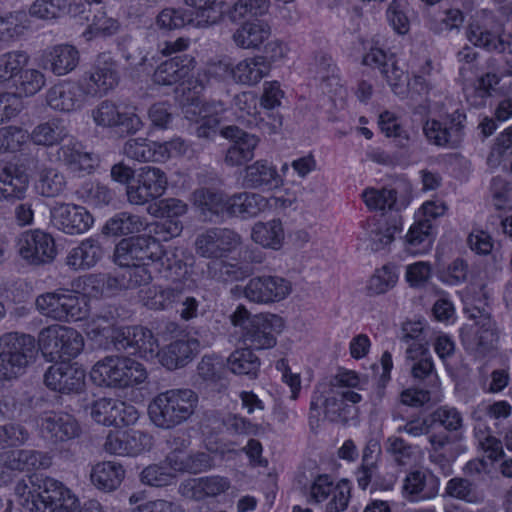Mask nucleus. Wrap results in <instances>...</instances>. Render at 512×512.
Here are the masks:
<instances>
[{
  "label": "nucleus",
  "instance_id": "nucleus-1",
  "mask_svg": "<svg viewBox=\"0 0 512 512\" xmlns=\"http://www.w3.org/2000/svg\"><path fill=\"white\" fill-rule=\"evenodd\" d=\"M84 347L82 335L75 329L59 324L43 328L38 345L33 336L7 332L0 336V381H9L23 375L38 352L49 361L77 357Z\"/></svg>",
  "mask_w": 512,
  "mask_h": 512
},
{
  "label": "nucleus",
  "instance_id": "nucleus-2",
  "mask_svg": "<svg viewBox=\"0 0 512 512\" xmlns=\"http://www.w3.org/2000/svg\"><path fill=\"white\" fill-rule=\"evenodd\" d=\"M18 504L26 512H103L97 501L86 503L79 510L77 497L62 482L42 476L20 480L14 488Z\"/></svg>",
  "mask_w": 512,
  "mask_h": 512
},
{
  "label": "nucleus",
  "instance_id": "nucleus-3",
  "mask_svg": "<svg viewBox=\"0 0 512 512\" xmlns=\"http://www.w3.org/2000/svg\"><path fill=\"white\" fill-rule=\"evenodd\" d=\"M114 260L118 265L149 262L154 272L164 279H178L188 273L184 251L172 246L164 249L152 236L122 239L115 247Z\"/></svg>",
  "mask_w": 512,
  "mask_h": 512
},
{
  "label": "nucleus",
  "instance_id": "nucleus-4",
  "mask_svg": "<svg viewBox=\"0 0 512 512\" xmlns=\"http://www.w3.org/2000/svg\"><path fill=\"white\" fill-rule=\"evenodd\" d=\"M198 405V395L188 388H173L157 394L148 405L151 422L164 430L187 422Z\"/></svg>",
  "mask_w": 512,
  "mask_h": 512
},
{
  "label": "nucleus",
  "instance_id": "nucleus-5",
  "mask_svg": "<svg viewBox=\"0 0 512 512\" xmlns=\"http://www.w3.org/2000/svg\"><path fill=\"white\" fill-rule=\"evenodd\" d=\"M91 380L100 387L127 389L146 382L145 366L128 356H106L94 364Z\"/></svg>",
  "mask_w": 512,
  "mask_h": 512
},
{
  "label": "nucleus",
  "instance_id": "nucleus-6",
  "mask_svg": "<svg viewBox=\"0 0 512 512\" xmlns=\"http://www.w3.org/2000/svg\"><path fill=\"white\" fill-rule=\"evenodd\" d=\"M184 1L194 10L166 8L156 18L157 27L163 30L179 29L186 26L206 27L222 18L223 2L217 0Z\"/></svg>",
  "mask_w": 512,
  "mask_h": 512
},
{
  "label": "nucleus",
  "instance_id": "nucleus-7",
  "mask_svg": "<svg viewBox=\"0 0 512 512\" xmlns=\"http://www.w3.org/2000/svg\"><path fill=\"white\" fill-rule=\"evenodd\" d=\"M36 307L42 315L57 321H81L89 315L87 299L73 291L57 290L39 295Z\"/></svg>",
  "mask_w": 512,
  "mask_h": 512
},
{
  "label": "nucleus",
  "instance_id": "nucleus-8",
  "mask_svg": "<svg viewBox=\"0 0 512 512\" xmlns=\"http://www.w3.org/2000/svg\"><path fill=\"white\" fill-rule=\"evenodd\" d=\"M465 122V113L456 109L439 118H428L422 129L431 145L444 149H456L463 141Z\"/></svg>",
  "mask_w": 512,
  "mask_h": 512
},
{
  "label": "nucleus",
  "instance_id": "nucleus-9",
  "mask_svg": "<svg viewBox=\"0 0 512 512\" xmlns=\"http://www.w3.org/2000/svg\"><path fill=\"white\" fill-rule=\"evenodd\" d=\"M112 343L116 350L127 351L145 360L158 357L159 343L151 330L143 326L120 327L113 331Z\"/></svg>",
  "mask_w": 512,
  "mask_h": 512
},
{
  "label": "nucleus",
  "instance_id": "nucleus-10",
  "mask_svg": "<svg viewBox=\"0 0 512 512\" xmlns=\"http://www.w3.org/2000/svg\"><path fill=\"white\" fill-rule=\"evenodd\" d=\"M241 242V236L232 229L210 227L197 234L194 246L199 256L219 260L228 257Z\"/></svg>",
  "mask_w": 512,
  "mask_h": 512
},
{
  "label": "nucleus",
  "instance_id": "nucleus-11",
  "mask_svg": "<svg viewBox=\"0 0 512 512\" xmlns=\"http://www.w3.org/2000/svg\"><path fill=\"white\" fill-rule=\"evenodd\" d=\"M466 37L474 46L488 52L511 51V43L500 35L496 18L491 12L477 13L468 25Z\"/></svg>",
  "mask_w": 512,
  "mask_h": 512
},
{
  "label": "nucleus",
  "instance_id": "nucleus-12",
  "mask_svg": "<svg viewBox=\"0 0 512 512\" xmlns=\"http://www.w3.org/2000/svg\"><path fill=\"white\" fill-rule=\"evenodd\" d=\"M166 174L157 167H142L131 184L126 186L127 201L131 205L152 204L166 191Z\"/></svg>",
  "mask_w": 512,
  "mask_h": 512
},
{
  "label": "nucleus",
  "instance_id": "nucleus-13",
  "mask_svg": "<svg viewBox=\"0 0 512 512\" xmlns=\"http://www.w3.org/2000/svg\"><path fill=\"white\" fill-rule=\"evenodd\" d=\"M89 97H103L114 90L120 81L117 61L109 53H101L91 69L80 78Z\"/></svg>",
  "mask_w": 512,
  "mask_h": 512
},
{
  "label": "nucleus",
  "instance_id": "nucleus-14",
  "mask_svg": "<svg viewBox=\"0 0 512 512\" xmlns=\"http://www.w3.org/2000/svg\"><path fill=\"white\" fill-rule=\"evenodd\" d=\"M90 116L97 127H120L127 134H135L143 127L141 118L135 108L121 107L114 101L105 99L90 110Z\"/></svg>",
  "mask_w": 512,
  "mask_h": 512
},
{
  "label": "nucleus",
  "instance_id": "nucleus-15",
  "mask_svg": "<svg viewBox=\"0 0 512 512\" xmlns=\"http://www.w3.org/2000/svg\"><path fill=\"white\" fill-rule=\"evenodd\" d=\"M16 248L19 256L31 265L51 263L57 254L54 238L40 229L22 232L16 240Z\"/></svg>",
  "mask_w": 512,
  "mask_h": 512
},
{
  "label": "nucleus",
  "instance_id": "nucleus-16",
  "mask_svg": "<svg viewBox=\"0 0 512 512\" xmlns=\"http://www.w3.org/2000/svg\"><path fill=\"white\" fill-rule=\"evenodd\" d=\"M283 328L282 318L274 314H260L251 318L241 339L245 346L254 350L273 348L277 335Z\"/></svg>",
  "mask_w": 512,
  "mask_h": 512
},
{
  "label": "nucleus",
  "instance_id": "nucleus-17",
  "mask_svg": "<svg viewBox=\"0 0 512 512\" xmlns=\"http://www.w3.org/2000/svg\"><path fill=\"white\" fill-rule=\"evenodd\" d=\"M50 221L60 232L73 236L90 230L94 224V217L81 205L57 202L50 209Z\"/></svg>",
  "mask_w": 512,
  "mask_h": 512
},
{
  "label": "nucleus",
  "instance_id": "nucleus-18",
  "mask_svg": "<svg viewBox=\"0 0 512 512\" xmlns=\"http://www.w3.org/2000/svg\"><path fill=\"white\" fill-rule=\"evenodd\" d=\"M428 460L436 466L444 476L452 474V464L459 455L466 451L461 443V436H451L446 432L428 435Z\"/></svg>",
  "mask_w": 512,
  "mask_h": 512
},
{
  "label": "nucleus",
  "instance_id": "nucleus-19",
  "mask_svg": "<svg viewBox=\"0 0 512 512\" xmlns=\"http://www.w3.org/2000/svg\"><path fill=\"white\" fill-rule=\"evenodd\" d=\"M91 418L104 426H129L139 419L138 410L131 404L112 398H100L87 407Z\"/></svg>",
  "mask_w": 512,
  "mask_h": 512
},
{
  "label": "nucleus",
  "instance_id": "nucleus-20",
  "mask_svg": "<svg viewBox=\"0 0 512 512\" xmlns=\"http://www.w3.org/2000/svg\"><path fill=\"white\" fill-rule=\"evenodd\" d=\"M40 435L53 443L73 440L81 434V427L76 418L63 411H46L37 419Z\"/></svg>",
  "mask_w": 512,
  "mask_h": 512
},
{
  "label": "nucleus",
  "instance_id": "nucleus-21",
  "mask_svg": "<svg viewBox=\"0 0 512 512\" xmlns=\"http://www.w3.org/2000/svg\"><path fill=\"white\" fill-rule=\"evenodd\" d=\"M85 370L76 363L61 361L51 365L44 374L45 385L61 394H80L85 388Z\"/></svg>",
  "mask_w": 512,
  "mask_h": 512
},
{
  "label": "nucleus",
  "instance_id": "nucleus-22",
  "mask_svg": "<svg viewBox=\"0 0 512 512\" xmlns=\"http://www.w3.org/2000/svg\"><path fill=\"white\" fill-rule=\"evenodd\" d=\"M226 111V105L222 101L203 102L199 99H192L183 106V113L186 119L200 123L196 134L201 138H209L215 134L220 123V116Z\"/></svg>",
  "mask_w": 512,
  "mask_h": 512
},
{
  "label": "nucleus",
  "instance_id": "nucleus-23",
  "mask_svg": "<svg viewBox=\"0 0 512 512\" xmlns=\"http://www.w3.org/2000/svg\"><path fill=\"white\" fill-rule=\"evenodd\" d=\"M439 490V477L427 468L409 471L402 481V496L411 503L432 500L437 497Z\"/></svg>",
  "mask_w": 512,
  "mask_h": 512
},
{
  "label": "nucleus",
  "instance_id": "nucleus-24",
  "mask_svg": "<svg viewBox=\"0 0 512 512\" xmlns=\"http://www.w3.org/2000/svg\"><path fill=\"white\" fill-rule=\"evenodd\" d=\"M354 407L342 402L336 391L320 392L316 390L310 402V425L318 423L321 416L331 422L346 421Z\"/></svg>",
  "mask_w": 512,
  "mask_h": 512
},
{
  "label": "nucleus",
  "instance_id": "nucleus-25",
  "mask_svg": "<svg viewBox=\"0 0 512 512\" xmlns=\"http://www.w3.org/2000/svg\"><path fill=\"white\" fill-rule=\"evenodd\" d=\"M46 98L51 109L71 113L82 109L87 103L89 95L79 79L78 81H63L54 85L48 90Z\"/></svg>",
  "mask_w": 512,
  "mask_h": 512
},
{
  "label": "nucleus",
  "instance_id": "nucleus-26",
  "mask_svg": "<svg viewBox=\"0 0 512 512\" xmlns=\"http://www.w3.org/2000/svg\"><path fill=\"white\" fill-rule=\"evenodd\" d=\"M362 63L366 66L378 68L385 77L394 94L404 97L407 93V76L396 65L393 54L388 55L383 49L372 47L363 56Z\"/></svg>",
  "mask_w": 512,
  "mask_h": 512
},
{
  "label": "nucleus",
  "instance_id": "nucleus-27",
  "mask_svg": "<svg viewBox=\"0 0 512 512\" xmlns=\"http://www.w3.org/2000/svg\"><path fill=\"white\" fill-rule=\"evenodd\" d=\"M291 291L290 283L278 276L254 277L244 288V296L254 303H271L283 300Z\"/></svg>",
  "mask_w": 512,
  "mask_h": 512
},
{
  "label": "nucleus",
  "instance_id": "nucleus-28",
  "mask_svg": "<svg viewBox=\"0 0 512 512\" xmlns=\"http://www.w3.org/2000/svg\"><path fill=\"white\" fill-rule=\"evenodd\" d=\"M221 134L223 137L231 140L224 158L227 166H242L253 159L254 151L259 143L258 137L236 126L224 127L221 130Z\"/></svg>",
  "mask_w": 512,
  "mask_h": 512
},
{
  "label": "nucleus",
  "instance_id": "nucleus-29",
  "mask_svg": "<svg viewBox=\"0 0 512 512\" xmlns=\"http://www.w3.org/2000/svg\"><path fill=\"white\" fill-rule=\"evenodd\" d=\"M150 447L151 437L139 430L110 431L104 443L107 453L118 456H137Z\"/></svg>",
  "mask_w": 512,
  "mask_h": 512
},
{
  "label": "nucleus",
  "instance_id": "nucleus-30",
  "mask_svg": "<svg viewBox=\"0 0 512 512\" xmlns=\"http://www.w3.org/2000/svg\"><path fill=\"white\" fill-rule=\"evenodd\" d=\"M0 464L14 480L18 473L48 468L51 465V457L47 453L32 449L8 450L0 454Z\"/></svg>",
  "mask_w": 512,
  "mask_h": 512
},
{
  "label": "nucleus",
  "instance_id": "nucleus-31",
  "mask_svg": "<svg viewBox=\"0 0 512 512\" xmlns=\"http://www.w3.org/2000/svg\"><path fill=\"white\" fill-rule=\"evenodd\" d=\"M404 369L410 373L414 383L436 386L437 374L429 348H405Z\"/></svg>",
  "mask_w": 512,
  "mask_h": 512
},
{
  "label": "nucleus",
  "instance_id": "nucleus-32",
  "mask_svg": "<svg viewBox=\"0 0 512 512\" xmlns=\"http://www.w3.org/2000/svg\"><path fill=\"white\" fill-rule=\"evenodd\" d=\"M90 7L91 3L89 2L72 3L70 0H35L29 8V15L41 20H52L69 13L73 17L89 20L88 15H82L90 11Z\"/></svg>",
  "mask_w": 512,
  "mask_h": 512
},
{
  "label": "nucleus",
  "instance_id": "nucleus-33",
  "mask_svg": "<svg viewBox=\"0 0 512 512\" xmlns=\"http://www.w3.org/2000/svg\"><path fill=\"white\" fill-rule=\"evenodd\" d=\"M200 351V342L192 336L176 339L159 350L160 363L169 370L182 368L190 363Z\"/></svg>",
  "mask_w": 512,
  "mask_h": 512
},
{
  "label": "nucleus",
  "instance_id": "nucleus-34",
  "mask_svg": "<svg viewBox=\"0 0 512 512\" xmlns=\"http://www.w3.org/2000/svg\"><path fill=\"white\" fill-rule=\"evenodd\" d=\"M183 278L167 279L171 281V284L167 286L153 285L149 287L140 296L142 304L146 308L155 311H166L174 308L175 304L183 298L184 284L181 281Z\"/></svg>",
  "mask_w": 512,
  "mask_h": 512
},
{
  "label": "nucleus",
  "instance_id": "nucleus-35",
  "mask_svg": "<svg viewBox=\"0 0 512 512\" xmlns=\"http://www.w3.org/2000/svg\"><path fill=\"white\" fill-rule=\"evenodd\" d=\"M79 60L80 54L75 46L59 44L44 50L39 64L56 76H64L78 66Z\"/></svg>",
  "mask_w": 512,
  "mask_h": 512
},
{
  "label": "nucleus",
  "instance_id": "nucleus-36",
  "mask_svg": "<svg viewBox=\"0 0 512 512\" xmlns=\"http://www.w3.org/2000/svg\"><path fill=\"white\" fill-rule=\"evenodd\" d=\"M195 66V60L187 54L176 55L163 61L153 74V81L159 85H173L187 78Z\"/></svg>",
  "mask_w": 512,
  "mask_h": 512
},
{
  "label": "nucleus",
  "instance_id": "nucleus-37",
  "mask_svg": "<svg viewBox=\"0 0 512 512\" xmlns=\"http://www.w3.org/2000/svg\"><path fill=\"white\" fill-rule=\"evenodd\" d=\"M243 186L250 189L271 190L281 183L276 167L267 160H257L247 165L243 174Z\"/></svg>",
  "mask_w": 512,
  "mask_h": 512
},
{
  "label": "nucleus",
  "instance_id": "nucleus-38",
  "mask_svg": "<svg viewBox=\"0 0 512 512\" xmlns=\"http://www.w3.org/2000/svg\"><path fill=\"white\" fill-rule=\"evenodd\" d=\"M28 188L29 179L25 173L16 172L10 166L0 167V201H22Z\"/></svg>",
  "mask_w": 512,
  "mask_h": 512
},
{
  "label": "nucleus",
  "instance_id": "nucleus-39",
  "mask_svg": "<svg viewBox=\"0 0 512 512\" xmlns=\"http://www.w3.org/2000/svg\"><path fill=\"white\" fill-rule=\"evenodd\" d=\"M125 477V469L120 463L102 461L92 466L90 471L91 483L104 492L115 491Z\"/></svg>",
  "mask_w": 512,
  "mask_h": 512
},
{
  "label": "nucleus",
  "instance_id": "nucleus-40",
  "mask_svg": "<svg viewBox=\"0 0 512 512\" xmlns=\"http://www.w3.org/2000/svg\"><path fill=\"white\" fill-rule=\"evenodd\" d=\"M271 65L263 56L249 57L233 65L232 80L252 86L268 75Z\"/></svg>",
  "mask_w": 512,
  "mask_h": 512
},
{
  "label": "nucleus",
  "instance_id": "nucleus-41",
  "mask_svg": "<svg viewBox=\"0 0 512 512\" xmlns=\"http://www.w3.org/2000/svg\"><path fill=\"white\" fill-rule=\"evenodd\" d=\"M69 134L67 121L54 117L38 124L30 133V139L36 145L51 147L65 141Z\"/></svg>",
  "mask_w": 512,
  "mask_h": 512
},
{
  "label": "nucleus",
  "instance_id": "nucleus-42",
  "mask_svg": "<svg viewBox=\"0 0 512 512\" xmlns=\"http://www.w3.org/2000/svg\"><path fill=\"white\" fill-rule=\"evenodd\" d=\"M102 257L103 249L100 243L93 238H87L70 250L66 264L75 270H85L94 267Z\"/></svg>",
  "mask_w": 512,
  "mask_h": 512
},
{
  "label": "nucleus",
  "instance_id": "nucleus-43",
  "mask_svg": "<svg viewBox=\"0 0 512 512\" xmlns=\"http://www.w3.org/2000/svg\"><path fill=\"white\" fill-rule=\"evenodd\" d=\"M271 34L270 26L263 20L247 21L234 33V43L242 49H257Z\"/></svg>",
  "mask_w": 512,
  "mask_h": 512
},
{
  "label": "nucleus",
  "instance_id": "nucleus-44",
  "mask_svg": "<svg viewBox=\"0 0 512 512\" xmlns=\"http://www.w3.org/2000/svg\"><path fill=\"white\" fill-rule=\"evenodd\" d=\"M227 202V214L242 218L254 217L268 205L264 196L250 192L234 194L227 198Z\"/></svg>",
  "mask_w": 512,
  "mask_h": 512
},
{
  "label": "nucleus",
  "instance_id": "nucleus-45",
  "mask_svg": "<svg viewBox=\"0 0 512 512\" xmlns=\"http://www.w3.org/2000/svg\"><path fill=\"white\" fill-rule=\"evenodd\" d=\"M66 184V178L62 172L51 166H43L37 172L33 189L42 197L55 198L65 191Z\"/></svg>",
  "mask_w": 512,
  "mask_h": 512
},
{
  "label": "nucleus",
  "instance_id": "nucleus-46",
  "mask_svg": "<svg viewBox=\"0 0 512 512\" xmlns=\"http://www.w3.org/2000/svg\"><path fill=\"white\" fill-rule=\"evenodd\" d=\"M402 216H390V223L377 222L370 225L368 247L374 252L386 249L394 240V235L402 230Z\"/></svg>",
  "mask_w": 512,
  "mask_h": 512
},
{
  "label": "nucleus",
  "instance_id": "nucleus-47",
  "mask_svg": "<svg viewBox=\"0 0 512 512\" xmlns=\"http://www.w3.org/2000/svg\"><path fill=\"white\" fill-rule=\"evenodd\" d=\"M257 104L258 100L256 96L251 92H242L236 95L234 98V105L241 112V114L238 116L239 118L248 116V125L258 126L260 130L268 134L277 133L281 123L278 122L277 124H270L262 118L259 119L257 117Z\"/></svg>",
  "mask_w": 512,
  "mask_h": 512
},
{
  "label": "nucleus",
  "instance_id": "nucleus-48",
  "mask_svg": "<svg viewBox=\"0 0 512 512\" xmlns=\"http://www.w3.org/2000/svg\"><path fill=\"white\" fill-rule=\"evenodd\" d=\"M433 243V224L430 219H418L406 235V249L413 255L427 253Z\"/></svg>",
  "mask_w": 512,
  "mask_h": 512
},
{
  "label": "nucleus",
  "instance_id": "nucleus-49",
  "mask_svg": "<svg viewBox=\"0 0 512 512\" xmlns=\"http://www.w3.org/2000/svg\"><path fill=\"white\" fill-rule=\"evenodd\" d=\"M194 204L201 213L210 221L214 216H221L227 213V198L222 192L211 188H199L193 193Z\"/></svg>",
  "mask_w": 512,
  "mask_h": 512
},
{
  "label": "nucleus",
  "instance_id": "nucleus-50",
  "mask_svg": "<svg viewBox=\"0 0 512 512\" xmlns=\"http://www.w3.org/2000/svg\"><path fill=\"white\" fill-rule=\"evenodd\" d=\"M363 201L370 210L391 212V216L399 214L403 205L397 202V192L394 189L368 188L362 194Z\"/></svg>",
  "mask_w": 512,
  "mask_h": 512
},
{
  "label": "nucleus",
  "instance_id": "nucleus-51",
  "mask_svg": "<svg viewBox=\"0 0 512 512\" xmlns=\"http://www.w3.org/2000/svg\"><path fill=\"white\" fill-rule=\"evenodd\" d=\"M145 226L146 222L142 217L129 212H119L106 221L103 233L110 236H125L139 233Z\"/></svg>",
  "mask_w": 512,
  "mask_h": 512
},
{
  "label": "nucleus",
  "instance_id": "nucleus-52",
  "mask_svg": "<svg viewBox=\"0 0 512 512\" xmlns=\"http://www.w3.org/2000/svg\"><path fill=\"white\" fill-rule=\"evenodd\" d=\"M254 242L272 249H279L284 240V230L280 220L273 219L266 223L257 222L252 228Z\"/></svg>",
  "mask_w": 512,
  "mask_h": 512
},
{
  "label": "nucleus",
  "instance_id": "nucleus-53",
  "mask_svg": "<svg viewBox=\"0 0 512 512\" xmlns=\"http://www.w3.org/2000/svg\"><path fill=\"white\" fill-rule=\"evenodd\" d=\"M124 269L119 274V285L125 289H136L149 285L153 279V267L149 262L120 265Z\"/></svg>",
  "mask_w": 512,
  "mask_h": 512
},
{
  "label": "nucleus",
  "instance_id": "nucleus-54",
  "mask_svg": "<svg viewBox=\"0 0 512 512\" xmlns=\"http://www.w3.org/2000/svg\"><path fill=\"white\" fill-rule=\"evenodd\" d=\"M445 495L472 504H478L484 500L483 491L475 483L462 477L448 480Z\"/></svg>",
  "mask_w": 512,
  "mask_h": 512
},
{
  "label": "nucleus",
  "instance_id": "nucleus-55",
  "mask_svg": "<svg viewBox=\"0 0 512 512\" xmlns=\"http://www.w3.org/2000/svg\"><path fill=\"white\" fill-rule=\"evenodd\" d=\"M227 365L234 374L255 378L259 372L260 360L252 349L246 346L231 353L227 358Z\"/></svg>",
  "mask_w": 512,
  "mask_h": 512
},
{
  "label": "nucleus",
  "instance_id": "nucleus-56",
  "mask_svg": "<svg viewBox=\"0 0 512 512\" xmlns=\"http://www.w3.org/2000/svg\"><path fill=\"white\" fill-rule=\"evenodd\" d=\"M120 22L107 15L104 10H98L94 13L91 23L83 31L82 37L86 41H91L98 37H110L120 30Z\"/></svg>",
  "mask_w": 512,
  "mask_h": 512
},
{
  "label": "nucleus",
  "instance_id": "nucleus-57",
  "mask_svg": "<svg viewBox=\"0 0 512 512\" xmlns=\"http://www.w3.org/2000/svg\"><path fill=\"white\" fill-rule=\"evenodd\" d=\"M77 195L84 203L97 208L109 205L114 199L113 191L98 182H85L77 190Z\"/></svg>",
  "mask_w": 512,
  "mask_h": 512
},
{
  "label": "nucleus",
  "instance_id": "nucleus-58",
  "mask_svg": "<svg viewBox=\"0 0 512 512\" xmlns=\"http://www.w3.org/2000/svg\"><path fill=\"white\" fill-rule=\"evenodd\" d=\"M433 423L439 424L449 433L461 436L465 423L463 414L455 407L443 405L434 410L431 414Z\"/></svg>",
  "mask_w": 512,
  "mask_h": 512
},
{
  "label": "nucleus",
  "instance_id": "nucleus-59",
  "mask_svg": "<svg viewBox=\"0 0 512 512\" xmlns=\"http://www.w3.org/2000/svg\"><path fill=\"white\" fill-rule=\"evenodd\" d=\"M139 480L145 486L162 488L175 483L176 476L173 475L169 467L161 461L146 466L140 472Z\"/></svg>",
  "mask_w": 512,
  "mask_h": 512
},
{
  "label": "nucleus",
  "instance_id": "nucleus-60",
  "mask_svg": "<svg viewBox=\"0 0 512 512\" xmlns=\"http://www.w3.org/2000/svg\"><path fill=\"white\" fill-rule=\"evenodd\" d=\"M428 328L422 321H407L403 323L399 334L405 348L428 347Z\"/></svg>",
  "mask_w": 512,
  "mask_h": 512
},
{
  "label": "nucleus",
  "instance_id": "nucleus-61",
  "mask_svg": "<svg viewBox=\"0 0 512 512\" xmlns=\"http://www.w3.org/2000/svg\"><path fill=\"white\" fill-rule=\"evenodd\" d=\"M156 152V142L145 138H131L123 147V153L128 158L139 162H156Z\"/></svg>",
  "mask_w": 512,
  "mask_h": 512
},
{
  "label": "nucleus",
  "instance_id": "nucleus-62",
  "mask_svg": "<svg viewBox=\"0 0 512 512\" xmlns=\"http://www.w3.org/2000/svg\"><path fill=\"white\" fill-rule=\"evenodd\" d=\"M28 55L21 51L8 52L0 56V83L12 80L13 83L21 69L27 64Z\"/></svg>",
  "mask_w": 512,
  "mask_h": 512
},
{
  "label": "nucleus",
  "instance_id": "nucleus-63",
  "mask_svg": "<svg viewBox=\"0 0 512 512\" xmlns=\"http://www.w3.org/2000/svg\"><path fill=\"white\" fill-rule=\"evenodd\" d=\"M44 74L37 69H21L13 85L20 94L32 96L45 85Z\"/></svg>",
  "mask_w": 512,
  "mask_h": 512
},
{
  "label": "nucleus",
  "instance_id": "nucleus-64",
  "mask_svg": "<svg viewBox=\"0 0 512 512\" xmlns=\"http://www.w3.org/2000/svg\"><path fill=\"white\" fill-rule=\"evenodd\" d=\"M231 486L230 480L219 475L201 477L195 480L194 490L198 498L216 497L225 493Z\"/></svg>",
  "mask_w": 512,
  "mask_h": 512
}]
</instances>
